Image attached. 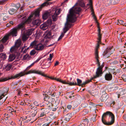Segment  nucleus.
Here are the masks:
<instances>
[{
  "instance_id": "1",
  "label": "nucleus",
  "mask_w": 126,
  "mask_h": 126,
  "mask_svg": "<svg viewBox=\"0 0 126 126\" xmlns=\"http://www.w3.org/2000/svg\"><path fill=\"white\" fill-rule=\"evenodd\" d=\"M75 6L74 5L69 10V14L67 15L66 18V25L68 24V23L72 24V23L75 22L77 18L76 14H79L81 10L80 7H76L74 8Z\"/></svg>"
},
{
  "instance_id": "2",
  "label": "nucleus",
  "mask_w": 126,
  "mask_h": 126,
  "mask_svg": "<svg viewBox=\"0 0 126 126\" xmlns=\"http://www.w3.org/2000/svg\"><path fill=\"white\" fill-rule=\"evenodd\" d=\"M31 73H35L41 75L44 77H47L45 74L42 73V71H39L38 70H36L35 69L33 70L31 69L27 72H26V71L24 72V71L21 72L14 76H11V77H9L8 78H5L3 79H0V82L5 81L11 79H15L16 78H19L24 76L25 74L27 75Z\"/></svg>"
},
{
  "instance_id": "3",
  "label": "nucleus",
  "mask_w": 126,
  "mask_h": 126,
  "mask_svg": "<svg viewBox=\"0 0 126 126\" xmlns=\"http://www.w3.org/2000/svg\"><path fill=\"white\" fill-rule=\"evenodd\" d=\"M33 17L32 15H31L27 19L24 21L21 22L18 26L15 28L13 29L11 31L10 34H9L12 35L13 36H17V31L21 29L22 31L25 29V23L26 22H29L31 21V18Z\"/></svg>"
},
{
  "instance_id": "4",
  "label": "nucleus",
  "mask_w": 126,
  "mask_h": 126,
  "mask_svg": "<svg viewBox=\"0 0 126 126\" xmlns=\"http://www.w3.org/2000/svg\"><path fill=\"white\" fill-rule=\"evenodd\" d=\"M101 30L99 27L98 30V37L97 38L98 41H97V45L96 47V50L95 51V58L96 59V61L97 63L98 64V67L100 66V63L99 62V57L98 55V49L99 47V44H101V38H102V34L101 33Z\"/></svg>"
},
{
  "instance_id": "5",
  "label": "nucleus",
  "mask_w": 126,
  "mask_h": 126,
  "mask_svg": "<svg viewBox=\"0 0 126 126\" xmlns=\"http://www.w3.org/2000/svg\"><path fill=\"white\" fill-rule=\"evenodd\" d=\"M68 24L66 25V23L65 24V26L63 28V33L62 32L61 35L59 37L58 41H59L61 39L64 35V34L71 27L73 26L74 24H73L68 23Z\"/></svg>"
},
{
  "instance_id": "6",
  "label": "nucleus",
  "mask_w": 126,
  "mask_h": 126,
  "mask_svg": "<svg viewBox=\"0 0 126 126\" xmlns=\"http://www.w3.org/2000/svg\"><path fill=\"white\" fill-rule=\"evenodd\" d=\"M109 73H106L105 75V79L107 80H110L112 78V76L111 73H112L113 74L115 75L116 73L114 71V69H109Z\"/></svg>"
},
{
  "instance_id": "7",
  "label": "nucleus",
  "mask_w": 126,
  "mask_h": 126,
  "mask_svg": "<svg viewBox=\"0 0 126 126\" xmlns=\"http://www.w3.org/2000/svg\"><path fill=\"white\" fill-rule=\"evenodd\" d=\"M104 66V65L102 64L99 67H98L96 72V75L94 76L93 77L95 79L97 77L101 76V75L103 74L102 68Z\"/></svg>"
},
{
  "instance_id": "8",
  "label": "nucleus",
  "mask_w": 126,
  "mask_h": 126,
  "mask_svg": "<svg viewBox=\"0 0 126 126\" xmlns=\"http://www.w3.org/2000/svg\"><path fill=\"white\" fill-rule=\"evenodd\" d=\"M112 54V48L110 47H108L104 51L103 54V57L105 59L109 57Z\"/></svg>"
},
{
  "instance_id": "9",
  "label": "nucleus",
  "mask_w": 126,
  "mask_h": 126,
  "mask_svg": "<svg viewBox=\"0 0 126 126\" xmlns=\"http://www.w3.org/2000/svg\"><path fill=\"white\" fill-rule=\"evenodd\" d=\"M93 77L90 79H88L86 80L85 81L83 82L82 83V81L79 79H77V83H76L77 85H78L79 86H83L85 85L86 84L89 83L91 81V80L94 79Z\"/></svg>"
},
{
  "instance_id": "10",
  "label": "nucleus",
  "mask_w": 126,
  "mask_h": 126,
  "mask_svg": "<svg viewBox=\"0 0 126 126\" xmlns=\"http://www.w3.org/2000/svg\"><path fill=\"white\" fill-rule=\"evenodd\" d=\"M39 16H35L33 17H33H32V18H31V21H30L28 22H26L25 23V25L26 24H28L29 23H30L32 21V20H33V21H32V24L34 25H40L41 23V21L40 20L38 19H37L34 20V19L37 17H38Z\"/></svg>"
},
{
  "instance_id": "11",
  "label": "nucleus",
  "mask_w": 126,
  "mask_h": 126,
  "mask_svg": "<svg viewBox=\"0 0 126 126\" xmlns=\"http://www.w3.org/2000/svg\"><path fill=\"white\" fill-rule=\"evenodd\" d=\"M109 115V117L110 118V120L108 122H106L105 123V125H110L113 124L115 121V117L114 114L111 112Z\"/></svg>"
},
{
  "instance_id": "12",
  "label": "nucleus",
  "mask_w": 126,
  "mask_h": 126,
  "mask_svg": "<svg viewBox=\"0 0 126 126\" xmlns=\"http://www.w3.org/2000/svg\"><path fill=\"white\" fill-rule=\"evenodd\" d=\"M61 12V10L60 9H57L55 10L54 13L53 15H52V18L53 20L54 21H56L57 19V16L59 15Z\"/></svg>"
},
{
  "instance_id": "13",
  "label": "nucleus",
  "mask_w": 126,
  "mask_h": 126,
  "mask_svg": "<svg viewBox=\"0 0 126 126\" xmlns=\"http://www.w3.org/2000/svg\"><path fill=\"white\" fill-rule=\"evenodd\" d=\"M72 114L71 113L67 114L64 119L63 118V120H62V121H63L61 123H66L68 122L72 118Z\"/></svg>"
},
{
  "instance_id": "14",
  "label": "nucleus",
  "mask_w": 126,
  "mask_h": 126,
  "mask_svg": "<svg viewBox=\"0 0 126 126\" xmlns=\"http://www.w3.org/2000/svg\"><path fill=\"white\" fill-rule=\"evenodd\" d=\"M110 113L111 114V112L110 111H107L106 112L104 113L102 116L101 120L102 123L105 125V123H106L105 118H106L107 116H109L110 115Z\"/></svg>"
},
{
  "instance_id": "15",
  "label": "nucleus",
  "mask_w": 126,
  "mask_h": 126,
  "mask_svg": "<svg viewBox=\"0 0 126 126\" xmlns=\"http://www.w3.org/2000/svg\"><path fill=\"white\" fill-rule=\"evenodd\" d=\"M49 112V110L45 109L44 110L42 111L41 112L40 115V117H43L45 116H46V115L48 114Z\"/></svg>"
},
{
  "instance_id": "16",
  "label": "nucleus",
  "mask_w": 126,
  "mask_h": 126,
  "mask_svg": "<svg viewBox=\"0 0 126 126\" xmlns=\"http://www.w3.org/2000/svg\"><path fill=\"white\" fill-rule=\"evenodd\" d=\"M53 13L52 12H45L43 15V18L44 19H46L48 17L51 15Z\"/></svg>"
},
{
  "instance_id": "17",
  "label": "nucleus",
  "mask_w": 126,
  "mask_h": 126,
  "mask_svg": "<svg viewBox=\"0 0 126 126\" xmlns=\"http://www.w3.org/2000/svg\"><path fill=\"white\" fill-rule=\"evenodd\" d=\"M35 49L37 50H41L44 48V46L41 44H37L34 47Z\"/></svg>"
},
{
  "instance_id": "18",
  "label": "nucleus",
  "mask_w": 126,
  "mask_h": 126,
  "mask_svg": "<svg viewBox=\"0 0 126 126\" xmlns=\"http://www.w3.org/2000/svg\"><path fill=\"white\" fill-rule=\"evenodd\" d=\"M16 56L14 54H10L9 57L8 59V61L9 62H11L13 61L15 58Z\"/></svg>"
},
{
  "instance_id": "19",
  "label": "nucleus",
  "mask_w": 126,
  "mask_h": 126,
  "mask_svg": "<svg viewBox=\"0 0 126 126\" xmlns=\"http://www.w3.org/2000/svg\"><path fill=\"white\" fill-rule=\"evenodd\" d=\"M40 28L43 30H45L48 28V26L47 24L46 23H44L43 24L41 25L40 26Z\"/></svg>"
},
{
  "instance_id": "20",
  "label": "nucleus",
  "mask_w": 126,
  "mask_h": 126,
  "mask_svg": "<svg viewBox=\"0 0 126 126\" xmlns=\"http://www.w3.org/2000/svg\"><path fill=\"white\" fill-rule=\"evenodd\" d=\"M45 36L44 38L45 39H47L52 38L51 36V34L50 32H48L45 33Z\"/></svg>"
},
{
  "instance_id": "21",
  "label": "nucleus",
  "mask_w": 126,
  "mask_h": 126,
  "mask_svg": "<svg viewBox=\"0 0 126 126\" xmlns=\"http://www.w3.org/2000/svg\"><path fill=\"white\" fill-rule=\"evenodd\" d=\"M78 4H79L80 6L81 7H84L85 6V4L82 0H79L78 1V2L76 3L75 5V6H76Z\"/></svg>"
},
{
  "instance_id": "22",
  "label": "nucleus",
  "mask_w": 126,
  "mask_h": 126,
  "mask_svg": "<svg viewBox=\"0 0 126 126\" xmlns=\"http://www.w3.org/2000/svg\"><path fill=\"white\" fill-rule=\"evenodd\" d=\"M34 30L32 29H28L26 31L24 32L26 34H27L28 36L29 35H31L33 32Z\"/></svg>"
},
{
  "instance_id": "23",
  "label": "nucleus",
  "mask_w": 126,
  "mask_h": 126,
  "mask_svg": "<svg viewBox=\"0 0 126 126\" xmlns=\"http://www.w3.org/2000/svg\"><path fill=\"white\" fill-rule=\"evenodd\" d=\"M17 10L13 8H10L8 11L9 14L11 15H12L14 14L17 11Z\"/></svg>"
},
{
  "instance_id": "24",
  "label": "nucleus",
  "mask_w": 126,
  "mask_h": 126,
  "mask_svg": "<svg viewBox=\"0 0 126 126\" xmlns=\"http://www.w3.org/2000/svg\"><path fill=\"white\" fill-rule=\"evenodd\" d=\"M10 36V35L8 34V35L4 37L1 40L2 42L3 43L6 42L8 39L9 37Z\"/></svg>"
},
{
  "instance_id": "25",
  "label": "nucleus",
  "mask_w": 126,
  "mask_h": 126,
  "mask_svg": "<svg viewBox=\"0 0 126 126\" xmlns=\"http://www.w3.org/2000/svg\"><path fill=\"white\" fill-rule=\"evenodd\" d=\"M28 36L24 33L22 37V39L23 41H25L27 40L28 38Z\"/></svg>"
},
{
  "instance_id": "26",
  "label": "nucleus",
  "mask_w": 126,
  "mask_h": 126,
  "mask_svg": "<svg viewBox=\"0 0 126 126\" xmlns=\"http://www.w3.org/2000/svg\"><path fill=\"white\" fill-rule=\"evenodd\" d=\"M38 109L36 110L35 109V110L33 111L32 112H33V113L31 114V116L32 117H35L36 114L37 112L38 111Z\"/></svg>"
},
{
  "instance_id": "27",
  "label": "nucleus",
  "mask_w": 126,
  "mask_h": 126,
  "mask_svg": "<svg viewBox=\"0 0 126 126\" xmlns=\"http://www.w3.org/2000/svg\"><path fill=\"white\" fill-rule=\"evenodd\" d=\"M12 6L16 8V10H17L20 7V4L19 3H18L16 4H13L12 5Z\"/></svg>"
},
{
  "instance_id": "28",
  "label": "nucleus",
  "mask_w": 126,
  "mask_h": 126,
  "mask_svg": "<svg viewBox=\"0 0 126 126\" xmlns=\"http://www.w3.org/2000/svg\"><path fill=\"white\" fill-rule=\"evenodd\" d=\"M12 65L10 64H7L5 66V69L6 70L9 71L11 68Z\"/></svg>"
},
{
  "instance_id": "29",
  "label": "nucleus",
  "mask_w": 126,
  "mask_h": 126,
  "mask_svg": "<svg viewBox=\"0 0 126 126\" xmlns=\"http://www.w3.org/2000/svg\"><path fill=\"white\" fill-rule=\"evenodd\" d=\"M89 3L87 4V5H90V7L91 9H92V11H93V8L92 4V0H89Z\"/></svg>"
},
{
  "instance_id": "30",
  "label": "nucleus",
  "mask_w": 126,
  "mask_h": 126,
  "mask_svg": "<svg viewBox=\"0 0 126 126\" xmlns=\"http://www.w3.org/2000/svg\"><path fill=\"white\" fill-rule=\"evenodd\" d=\"M45 75L47 77H45L46 78H48L49 79H52L55 80H57L58 81H59L60 82V81L61 80L59 79H57L56 78H53L51 77H49L48 76H47L45 74Z\"/></svg>"
},
{
  "instance_id": "31",
  "label": "nucleus",
  "mask_w": 126,
  "mask_h": 126,
  "mask_svg": "<svg viewBox=\"0 0 126 126\" xmlns=\"http://www.w3.org/2000/svg\"><path fill=\"white\" fill-rule=\"evenodd\" d=\"M106 96V94L102 95L100 98V99L102 101H104L105 99Z\"/></svg>"
},
{
  "instance_id": "32",
  "label": "nucleus",
  "mask_w": 126,
  "mask_h": 126,
  "mask_svg": "<svg viewBox=\"0 0 126 126\" xmlns=\"http://www.w3.org/2000/svg\"><path fill=\"white\" fill-rule=\"evenodd\" d=\"M67 84L69 85L70 86L76 85H77L76 82L74 80L73 82H67Z\"/></svg>"
},
{
  "instance_id": "33",
  "label": "nucleus",
  "mask_w": 126,
  "mask_h": 126,
  "mask_svg": "<svg viewBox=\"0 0 126 126\" xmlns=\"http://www.w3.org/2000/svg\"><path fill=\"white\" fill-rule=\"evenodd\" d=\"M0 56L2 59L3 60H5L6 58V56L5 54L2 53L0 54Z\"/></svg>"
},
{
  "instance_id": "34",
  "label": "nucleus",
  "mask_w": 126,
  "mask_h": 126,
  "mask_svg": "<svg viewBox=\"0 0 126 126\" xmlns=\"http://www.w3.org/2000/svg\"><path fill=\"white\" fill-rule=\"evenodd\" d=\"M37 41L35 40H34L30 44V46L33 47L34 46L35 47L37 45Z\"/></svg>"
},
{
  "instance_id": "35",
  "label": "nucleus",
  "mask_w": 126,
  "mask_h": 126,
  "mask_svg": "<svg viewBox=\"0 0 126 126\" xmlns=\"http://www.w3.org/2000/svg\"><path fill=\"white\" fill-rule=\"evenodd\" d=\"M45 23L47 24V25L48 26L49 25H51L52 24V21L51 19H48L47 22Z\"/></svg>"
},
{
  "instance_id": "36",
  "label": "nucleus",
  "mask_w": 126,
  "mask_h": 126,
  "mask_svg": "<svg viewBox=\"0 0 126 126\" xmlns=\"http://www.w3.org/2000/svg\"><path fill=\"white\" fill-rule=\"evenodd\" d=\"M21 44V43L20 42H17L15 44V46L16 48H18L20 47Z\"/></svg>"
},
{
  "instance_id": "37",
  "label": "nucleus",
  "mask_w": 126,
  "mask_h": 126,
  "mask_svg": "<svg viewBox=\"0 0 126 126\" xmlns=\"http://www.w3.org/2000/svg\"><path fill=\"white\" fill-rule=\"evenodd\" d=\"M88 105V104L86 103H84L82 104L81 105V107L83 108L86 107Z\"/></svg>"
},
{
  "instance_id": "38",
  "label": "nucleus",
  "mask_w": 126,
  "mask_h": 126,
  "mask_svg": "<svg viewBox=\"0 0 126 126\" xmlns=\"http://www.w3.org/2000/svg\"><path fill=\"white\" fill-rule=\"evenodd\" d=\"M48 98V101H49L50 103L51 102H54L55 101V99L52 97L49 96Z\"/></svg>"
},
{
  "instance_id": "39",
  "label": "nucleus",
  "mask_w": 126,
  "mask_h": 126,
  "mask_svg": "<svg viewBox=\"0 0 126 126\" xmlns=\"http://www.w3.org/2000/svg\"><path fill=\"white\" fill-rule=\"evenodd\" d=\"M49 117L52 119H54L55 118L54 113H51L49 115Z\"/></svg>"
},
{
  "instance_id": "40",
  "label": "nucleus",
  "mask_w": 126,
  "mask_h": 126,
  "mask_svg": "<svg viewBox=\"0 0 126 126\" xmlns=\"http://www.w3.org/2000/svg\"><path fill=\"white\" fill-rule=\"evenodd\" d=\"M96 116L94 115V116L90 119V120L91 121H93V122L96 121Z\"/></svg>"
},
{
  "instance_id": "41",
  "label": "nucleus",
  "mask_w": 126,
  "mask_h": 126,
  "mask_svg": "<svg viewBox=\"0 0 126 126\" xmlns=\"http://www.w3.org/2000/svg\"><path fill=\"white\" fill-rule=\"evenodd\" d=\"M30 57L29 55L28 54H26L23 56V59L24 60L28 59Z\"/></svg>"
},
{
  "instance_id": "42",
  "label": "nucleus",
  "mask_w": 126,
  "mask_h": 126,
  "mask_svg": "<svg viewBox=\"0 0 126 126\" xmlns=\"http://www.w3.org/2000/svg\"><path fill=\"white\" fill-rule=\"evenodd\" d=\"M91 10V11L92 12V14L93 15V17L94 18L95 20L96 21V22H97V18L95 16L94 13V10L93 11H92V9L90 8Z\"/></svg>"
},
{
  "instance_id": "43",
  "label": "nucleus",
  "mask_w": 126,
  "mask_h": 126,
  "mask_svg": "<svg viewBox=\"0 0 126 126\" xmlns=\"http://www.w3.org/2000/svg\"><path fill=\"white\" fill-rule=\"evenodd\" d=\"M117 21L120 24L123 25H124V24H125L124 23V21L122 20L118 19L117 20Z\"/></svg>"
},
{
  "instance_id": "44",
  "label": "nucleus",
  "mask_w": 126,
  "mask_h": 126,
  "mask_svg": "<svg viewBox=\"0 0 126 126\" xmlns=\"http://www.w3.org/2000/svg\"><path fill=\"white\" fill-rule=\"evenodd\" d=\"M16 48V47L15 46L12 47L10 49V51L12 52L15 50Z\"/></svg>"
},
{
  "instance_id": "45",
  "label": "nucleus",
  "mask_w": 126,
  "mask_h": 126,
  "mask_svg": "<svg viewBox=\"0 0 126 126\" xmlns=\"http://www.w3.org/2000/svg\"><path fill=\"white\" fill-rule=\"evenodd\" d=\"M36 53V51L34 50H32L30 52V54L31 55H34Z\"/></svg>"
},
{
  "instance_id": "46",
  "label": "nucleus",
  "mask_w": 126,
  "mask_h": 126,
  "mask_svg": "<svg viewBox=\"0 0 126 126\" xmlns=\"http://www.w3.org/2000/svg\"><path fill=\"white\" fill-rule=\"evenodd\" d=\"M4 46L3 45L1 44L0 45V52H1L3 51L4 48Z\"/></svg>"
},
{
  "instance_id": "47",
  "label": "nucleus",
  "mask_w": 126,
  "mask_h": 126,
  "mask_svg": "<svg viewBox=\"0 0 126 126\" xmlns=\"http://www.w3.org/2000/svg\"><path fill=\"white\" fill-rule=\"evenodd\" d=\"M5 96V95L4 94H2L0 96V100L3 97H4ZM3 104V102H1V101L0 102V105H2Z\"/></svg>"
},
{
  "instance_id": "48",
  "label": "nucleus",
  "mask_w": 126,
  "mask_h": 126,
  "mask_svg": "<svg viewBox=\"0 0 126 126\" xmlns=\"http://www.w3.org/2000/svg\"><path fill=\"white\" fill-rule=\"evenodd\" d=\"M74 93H73L71 94L69 96V98H72V99H74Z\"/></svg>"
},
{
  "instance_id": "49",
  "label": "nucleus",
  "mask_w": 126,
  "mask_h": 126,
  "mask_svg": "<svg viewBox=\"0 0 126 126\" xmlns=\"http://www.w3.org/2000/svg\"><path fill=\"white\" fill-rule=\"evenodd\" d=\"M82 122H84L87 124L89 123V120L87 119H85L82 120Z\"/></svg>"
},
{
  "instance_id": "50",
  "label": "nucleus",
  "mask_w": 126,
  "mask_h": 126,
  "mask_svg": "<svg viewBox=\"0 0 126 126\" xmlns=\"http://www.w3.org/2000/svg\"><path fill=\"white\" fill-rule=\"evenodd\" d=\"M30 109L32 110H35L37 109L38 108H37V107H36L33 106L32 107H30Z\"/></svg>"
},
{
  "instance_id": "51",
  "label": "nucleus",
  "mask_w": 126,
  "mask_h": 126,
  "mask_svg": "<svg viewBox=\"0 0 126 126\" xmlns=\"http://www.w3.org/2000/svg\"><path fill=\"white\" fill-rule=\"evenodd\" d=\"M20 11L19 13H23L24 12V10L23 9V7H21L20 8Z\"/></svg>"
},
{
  "instance_id": "52",
  "label": "nucleus",
  "mask_w": 126,
  "mask_h": 126,
  "mask_svg": "<svg viewBox=\"0 0 126 126\" xmlns=\"http://www.w3.org/2000/svg\"><path fill=\"white\" fill-rule=\"evenodd\" d=\"M83 112H84L85 114H87L89 112V110L86 109H84L83 111Z\"/></svg>"
},
{
  "instance_id": "53",
  "label": "nucleus",
  "mask_w": 126,
  "mask_h": 126,
  "mask_svg": "<svg viewBox=\"0 0 126 126\" xmlns=\"http://www.w3.org/2000/svg\"><path fill=\"white\" fill-rule=\"evenodd\" d=\"M8 109H9V110L11 111V113H12V112H14V109L11 108V107H8Z\"/></svg>"
},
{
  "instance_id": "54",
  "label": "nucleus",
  "mask_w": 126,
  "mask_h": 126,
  "mask_svg": "<svg viewBox=\"0 0 126 126\" xmlns=\"http://www.w3.org/2000/svg\"><path fill=\"white\" fill-rule=\"evenodd\" d=\"M5 2L4 0H0V5H2L4 4Z\"/></svg>"
},
{
  "instance_id": "55",
  "label": "nucleus",
  "mask_w": 126,
  "mask_h": 126,
  "mask_svg": "<svg viewBox=\"0 0 126 126\" xmlns=\"http://www.w3.org/2000/svg\"><path fill=\"white\" fill-rule=\"evenodd\" d=\"M72 107V106L71 105H67V108L69 110H70Z\"/></svg>"
},
{
  "instance_id": "56",
  "label": "nucleus",
  "mask_w": 126,
  "mask_h": 126,
  "mask_svg": "<svg viewBox=\"0 0 126 126\" xmlns=\"http://www.w3.org/2000/svg\"><path fill=\"white\" fill-rule=\"evenodd\" d=\"M8 17H9L8 16H4V17L3 18V20L4 21H5L6 20V18H8Z\"/></svg>"
},
{
  "instance_id": "57",
  "label": "nucleus",
  "mask_w": 126,
  "mask_h": 126,
  "mask_svg": "<svg viewBox=\"0 0 126 126\" xmlns=\"http://www.w3.org/2000/svg\"><path fill=\"white\" fill-rule=\"evenodd\" d=\"M50 122L49 123H46L43 124L42 126H49V125Z\"/></svg>"
},
{
  "instance_id": "58",
  "label": "nucleus",
  "mask_w": 126,
  "mask_h": 126,
  "mask_svg": "<svg viewBox=\"0 0 126 126\" xmlns=\"http://www.w3.org/2000/svg\"><path fill=\"white\" fill-rule=\"evenodd\" d=\"M33 103L34 105L36 106H39V104H38V102L36 101L34 102Z\"/></svg>"
},
{
  "instance_id": "59",
  "label": "nucleus",
  "mask_w": 126,
  "mask_h": 126,
  "mask_svg": "<svg viewBox=\"0 0 126 126\" xmlns=\"http://www.w3.org/2000/svg\"><path fill=\"white\" fill-rule=\"evenodd\" d=\"M42 58V57H39L35 62H34V63H36L39 61Z\"/></svg>"
},
{
  "instance_id": "60",
  "label": "nucleus",
  "mask_w": 126,
  "mask_h": 126,
  "mask_svg": "<svg viewBox=\"0 0 126 126\" xmlns=\"http://www.w3.org/2000/svg\"><path fill=\"white\" fill-rule=\"evenodd\" d=\"M60 82L63 84H67V82H66L65 81L62 80H61L60 81Z\"/></svg>"
},
{
  "instance_id": "61",
  "label": "nucleus",
  "mask_w": 126,
  "mask_h": 126,
  "mask_svg": "<svg viewBox=\"0 0 126 126\" xmlns=\"http://www.w3.org/2000/svg\"><path fill=\"white\" fill-rule=\"evenodd\" d=\"M49 97V96H45V97L44 98V99H45V100H46L48 101L49 98L48 97Z\"/></svg>"
},
{
  "instance_id": "62",
  "label": "nucleus",
  "mask_w": 126,
  "mask_h": 126,
  "mask_svg": "<svg viewBox=\"0 0 126 126\" xmlns=\"http://www.w3.org/2000/svg\"><path fill=\"white\" fill-rule=\"evenodd\" d=\"M32 66L30 65V66H28L26 68V69L24 70V72H25V71H26L27 70H29V69H30L31 68V67Z\"/></svg>"
},
{
  "instance_id": "63",
  "label": "nucleus",
  "mask_w": 126,
  "mask_h": 126,
  "mask_svg": "<svg viewBox=\"0 0 126 126\" xmlns=\"http://www.w3.org/2000/svg\"><path fill=\"white\" fill-rule=\"evenodd\" d=\"M19 83L18 81H16L15 82H14L13 83V84L14 85H17L18 83Z\"/></svg>"
},
{
  "instance_id": "64",
  "label": "nucleus",
  "mask_w": 126,
  "mask_h": 126,
  "mask_svg": "<svg viewBox=\"0 0 126 126\" xmlns=\"http://www.w3.org/2000/svg\"><path fill=\"white\" fill-rule=\"evenodd\" d=\"M27 118V116H25V117H23L22 118V121H23L24 120H26Z\"/></svg>"
}]
</instances>
